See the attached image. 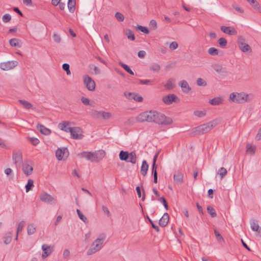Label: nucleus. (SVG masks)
<instances>
[{
	"mask_svg": "<svg viewBox=\"0 0 261 261\" xmlns=\"http://www.w3.org/2000/svg\"><path fill=\"white\" fill-rule=\"evenodd\" d=\"M255 139L258 141L261 140V127L258 130V133L255 136Z\"/></svg>",
	"mask_w": 261,
	"mask_h": 261,
	"instance_id": "63",
	"label": "nucleus"
},
{
	"mask_svg": "<svg viewBox=\"0 0 261 261\" xmlns=\"http://www.w3.org/2000/svg\"><path fill=\"white\" fill-rule=\"evenodd\" d=\"M137 161L136 154L135 151H132L129 154V158L127 162H130L133 164H136Z\"/></svg>",
	"mask_w": 261,
	"mask_h": 261,
	"instance_id": "29",
	"label": "nucleus"
},
{
	"mask_svg": "<svg viewBox=\"0 0 261 261\" xmlns=\"http://www.w3.org/2000/svg\"><path fill=\"white\" fill-rule=\"evenodd\" d=\"M175 80L173 79H169L164 85L165 88L167 90H171L175 87Z\"/></svg>",
	"mask_w": 261,
	"mask_h": 261,
	"instance_id": "19",
	"label": "nucleus"
},
{
	"mask_svg": "<svg viewBox=\"0 0 261 261\" xmlns=\"http://www.w3.org/2000/svg\"><path fill=\"white\" fill-rule=\"evenodd\" d=\"M178 85L181 87L184 93H188L191 90L189 84L185 80L180 81L178 83Z\"/></svg>",
	"mask_w": 261,
	"mask_h": 261,
	"instance_id": "17",
	"label": "nucleus"
},
{
	"mask_svg": "<svg viewBox=\"0 0 261 261\" xmlns=\"http://www.w3.org/2000/svg\"><path fill=\"white\" fill-rule=\"evenodd\" d=\"M82 103L85 105H88L90 102V100L88 98L84 97H82L81 98Z\"/></svg>",
	"mask_w": 261,
	"mask_h": 261,
	"instance_id": "58",
	"label": "nucleus"
},
{
	"mask_svg": "<svg viewBox=\"0 0 261 261\" xmlns=\"http://www.w3.org/2000/svg\"><path fill=\"white\" fill-rule=\"evenodd\" d=\"M147 218L149 221V222L151 224L152 227L157 231L159 232L160 231V228L159 226L155 225L152 221L149 218V217L147 216Z\"/></svg>",
	"mask_w": 261,
	"mask_h": 261,
	"instance_id": "51",
	"label": "nucleus"
},
{
	"mask_svg": "<svg viewBox=\"0 0 261 261\" xmlns=\"http://www.w3.org/2000/svg\"><path fill=\"white\" fill-rule=\"evenodd\" d=\"M151 81L149 80H140V83L143 85H148L150 83Z\"/></svg>",
	"mask_w": 261,
	"mask_h": 261,
	"instance_id": "61",
	"label": "nucleus"
},
{
	"mask_svg": "<svg viewBox=\"0 0 261 261\" xmlns=\"http://www.w3.org/2000/svg\"><path fill=\"white\" fill-rule=\"evenodd\" d=\"M33 168L28 164H24L22 167V171L24 174L29 176L32 173Z\"/></svg>",
	"mask_w": 261,
	"mask_h": 261,
	"instance_id": "21",
	"label": "nucleus"
},
{
	"mask_svg": "<svg viewBox=\"0 0 261 261\" xmlns=\"http://www.w3.org/2000/svg\"><path fill=\"white\" fill-rule=\"evenodd\" d=\"M216 125L217 123L216 121H210L195 127L194 128V133L197 135L206 133L213 129Z\"/></svg>",
	"mask_w": 261,
	"mask_h": 261,
	"instance_id": "5",
	"label": "nucleus"
},
{
	"mask_svg": "<svg viewBox=\"0 0 261 261\" xmlns=\"http://www.w3.org/2000/svg\"><path fill=\"white\" fill-rule=\"evenodd\" d=\"M30 142L31 143V144L34 146L37 145L40 142V141L38 139L34 137H30L29 138Z\"/></svg>",
	"mask_w": 261,
	"mask_h": 261,
	"instance_id": "48",
	"label": "nucleus"
},
{
	"mask_svg": "<svg viewBox=\"0 0 261 261\" xmlns=\"http://www.w3.org/2000/svg\"><path fill=\"white\" fill-rule=\"evenodd\" d=\"M70 122L68 121H63L58 124V127L62 130L69 133L71 128H72V127L70 126Z\"/></svg>",
	"mask_w": 261,
	"mask_h": 261,
	"instance_id": "16",
	"label": "nucleus"
},
{
	"mask_svg": "<svg viewBox=\"0 0 261 261\" xmlns=\"http://www.w3.org/2000/svg\"><path fill=\"white\" fill-rule=\"evenodd\" d=\"M220 29L223 33L229 35H236L237 34V31L233 27L222 26Z\"/></svg>",
	"mask_w": 261,
	"mask_h": 261,
	"instance_id": "14",
	"label": "nucleus"
},
{
	"mask_svg": "<svg viewBox=\"0 0 261 261\" xmlns=\"http://www.w3.org/2000/svg\"><path fill=\"white\" fill-rule=\"evenodd\" d=\"M67 7L69 11L73 13L75 10V0H68Z\"/></svg>",
	"mask_w": 261,
	"mask_h": 261,
	"instance_id": "25",
	"label": "nucleus"
},
{
	"mask_svg": "<svg viewBox=\"0 0 261 261\" xmlns=\"http://www.w3.org/2000/svg\"><path fill=\"white\" fill-rule=\"evenodd\" d=\"M37 129L40 132L44 135H49L51 133V130L45 127L43 125L38 124L37 125Z\"/></svg>",
	"mask_w": 261,
	"mask_h": 261,
	"instance_id": "20",
	"label": "nucleus"
},
{
	"mask_svg": "<svg viewBox=\"0 0 261 261\" xmlns=\"http://www.w3.org/2000/svg\"><path fill=\"white\" fill-rule=\"evenodd\" d=\"M125 35L128 40L131 41H134L135 40L134 33L131 30L127 29L126 30Z\"/></svg>",
	"mask_w": 261,
	"mask_h": 261,
	"instance_id": "30",
	"label": "nucleus"
},
{
	"mask_svg": "<svg viewBox=\"0 0 261 261\" xmlns=\"http://www.w3.org/2000/svg\"><path fill=\"white\" fill-rule=\"evenodd\" d=\"M53 38H54V40L57 42V43H60L61 42V37L60 36L57 34H54V35H53Z\"/></svg>",
	"mask_w": 261,
	"mask_h": 261,
	"instance_id": "56",
	"label": "nucleus"
},
{
	"mask_svg": "<svg viewBox=\"0 0 261 261\" xmlns=\"http://www.w3.org/2000/svg\"><path fill=\"white\" fill-rule=\"evenodd\" d=\"M93 115L97 118H102L105 120L109 119L112 117V114L110 113L105 111H95L93 112Z\"/></svg>",
	"mask_w": 261,
	"mask_h": 261,
	"instance_id": "12",
	"label": "nucleus"
},
{
	"mask_svg": "<svg viewBox=\"0 0 261 261\" xmlns=\"http://www.w3.org/2000/svg\"><path fill=\"white\" fill-rule=\"evenodd\" d=\"M136 29L137 31H140L146 34H148L149 33V31L147 28L145 27H143L142 25H138L136 27Z\"/></svg>",
	"mask_w": 261,
	"mask_h": 261,
	"instance_id": "39",
	"label": "nucleus"
},
{
	"mask_svg": "<svg viewBox=\"0 0 261 261\" xmlns=\"http://www.w3.org/2000/svg\"><path fill=\"white\" fill-rule=\"evenodd\" d=\"M214 70L219 73H223L224 72V69L222 66H214Z\"/></svg>",
	"mask_w": 261,
	"mask_h": 261,
	"instance_id": "55",
	"label": "nucleus"
},
{
	"mask_svg": "<svg viewBox=\"0 0 261 261\" xmlns=\"http://www.w3.org/2000/svg\"><path fill=\"white\" fill-rule=\"evenodd\" d=\"M41 248L43 251L42 257L43 258H45L54 251V246H49L44 244L42 245Z\"/></svg>",
	"mask_w": 261,
	"mask_h": 261,
	"instance_id": "11",
	"label": "nucleus"
},
{
	"mask_svg": "<svg viewBox=\"0 0 261 261\" xmlns=\"http://www.w3.org/2000/svg\"><path fill=\"white\" fill-rule=\"evenodd\" d=\"M83 81L85 86L89 91H93L95 90V83L91 77L87 75H84Z\"/></svg>",
	"mask_w": 261,
	"mask_h": 261,
	"instance_id": "7",
	"label": "nucleus"
},
{
	"mask_svg": "<svg viewBox=\"0 0 261 261\" xmlns=\"http://www.w3.org/2000/svg\"><path fill=\"white\" fill-rule=\"evenodd\" d=\"M36 231V226L33 224H30L27 227V233L28 235L34 234Z\"/></svg>",
	"mask_w": 261,
	"mask_h": 261,
	"instance_id": "28",
	"label": "nucleus"
},
{
	"mask_svg": "<svg viewBox=\"0 0 261 261\" xmlns=\"http://www.w3.org/2000/svg\"><path fill=\"white\" fill-rule=\"evenodd\" d=\"M227 173V170L224 167H221L218 170L217 174L220 176L221 179H222L226 175Z\"/></svg>",
	"mask_w": 261,
	"mask_h": 261,
	"instance_id": "36",
	"label": "nucleus"
},
{
	"mask_svg": "<svg viewBox=\"0 0 261 261\" xmlns=\"http://www.w3.org/2000/svg\"><path fill=\"white\" fill-rule=\"evenodd\" d=\"M66 148H64L62 149L61 148H58L56 152V156L57 159L59 161H61L63 159V155L65 153V150H66Z\"/></svg>",
	"mask_w": 261,
	"mask_h": 261,
	"instance_id": "26",
	"label": "nucleus"
},
{
	"mask_svg": "<svg viewBox=\"0 0 261 261\" xmlns=\"http://www.w3.org/2000/svg\"><path fill=\"white\" fill-rule=\"evenodd\" d=\"M102 210L106 214H107L108 216H110V212L108 208L106 206L103 205L102 206Z\"/></svg>",
	"mask_w": 261,
	"mask_h": 261,
	"instance_id": "64",
	"label": "nucleus"
},
{
	"mask_svg": "<svg viewBox=\"0 0 261 261\" xmlns=\"http://www.w3.org/2000/svg\"><path fill=\"white\" fill-rule=\"evenodd\" d=\"M184 175L180 172H177L173 176L175 181L177 182H182L183 181Z\"/></svg>",
	"mask_w": 261,
	"mask_h": 261,
	"instance_id": "27",
	"label": "nucleus"
},
{
	"mask_svg": "<svg viewBox=\"0 0 261 261\" xmlns=\"http://www.w3.org/2000/svg\"><path fill=\"white\" fill-rule=\"evenodd\" d=\"M194 115L198 117H202L205 116V113L201 111H196L194 112Z\"/></svg>",
	"mask_w": 261,
	"mask_h": 261,
	"instance_id": "52",
	"label": "nucleus"
},
{
	"mask_svg": "<svg viewBox=\"0 0 261 261\" xmlns=\"http://www.w3.org/2000/svg\"><path fill=\"white\" fill-rule=\"evenodd\" d=\"M214 233L218 241L219 242H223L224 241L222 236L217 230H214Z\"/></svg>",
	"mask_w": 261,
	"mask_h": 261,
	"instance_id": "42",
	"label": "nucleus"
},
{
	"mask_svg": "<svg viewBox=\"0 0 261 261\" xmlns=\"http://www.w3.org/2000/svg\"><path fill=\"white\" fill-rule=\"evenodd\" d=\"M129 153L128 152V151L123 150L120 151L119 154L120 160L121 161L127 162V160L129 158Z\"/></svg>",
	"mask_w": 261,
	"mask_h": 261,
	"instance_id": "24",
	"label": "nucleus"
},
{
	"mask_svg": "<svg viewBox=\"0 0 261 261\" xmlns=\"http://www.w3.org/2000/svg\"><path fill=\"white\" fill-rule=\"evenodd\" d=\"M18 102L26 109H30L33 108V105L29 102L24 100H19Z\"/></svg>",
	"mask_w": 261,
	"mask_h": 261,
	"instance_id": "33",
	"label": "nucleus"
},
{
	"mask_svg": "<svg viewBox=\"0 0 261 261\" xmlns=\"http://www.w3.org/2000/svg\"><path fill=\"white\" fill-rule=\"evenodd\" d=\"M238 44L240 49L243 52H247L250 49V46L244 42V39L242 36L238 38Z\"/></svg>",
	"mask_w": 261,
	"mask_h": 261,
	"instance_id": "13",
	"label": "nucleus"
},
{
	"mask_svg": "<svg viewBox=\"0 0 261 261\" xmlns=\"http://www.w3.org/2000/svg\"><path fill=\"white\" fill-rule=\"evenodd\" d=\"M24 225H25V222L24 221H21L18 224L17 227V230H16V233H17V234H18V233L19 232L22 231Z\"/></svg>",
	"mask_w": 261,
	"mask_h": 261,
	"instance_id": "43",
	"label": "nucleus"
},
{
	"mask_svg": "<svg viewBox=\"0 0 261 261\" xmlns=\"http://www.w3.org/2000/svg\"><path fill=\"white\" fill-rule=\"evenodd\" d=\"M255 151V146L248 144L246 145V152L250 154H254Z\"/></svg>",
	"mask_w": 261,
	"mask_h": 261,
	"instance_id": "34",
	"label": "nucleus"
},
{
	"mask_svg": "<svg viewBox=\"0 0 261 261\" xmlns=\"http://www.w3.org/2000/svg\"><path fill=\"white\" fill-rule=\"evenodd\" d=\"M10 45L13 47H20L19 45V40L17 38H12L9 40Z\"/></svg>",
	"mask_w": 261,
	"mask_h": 261,
	"instance_id": "38",
	"label": "nucleus"
},
{
	"mask_svg": "<svg viewBox=\"0 0 261 261\" xmlns=\"http://www.w3.org/2000/svg\"><path fill=\"white\" fill-rule=\"evenodd\" d=\"M39 198L40 200L44 203L55 204L57 202L56 198L46 192H42L40 193Z\"/></svg>",
	"mask_w": 261,
	"mask_h": 261,
	"instance_id": "6",
	"label": "nucleus"
},
{
	"mask_svg": "<svg viewBox=\"0 0 261 261\" xmlns=\"http://www.w3.org/2000/svg\"><path fill=\"white\" fill-rule=\"evenodd\" d=\"M76 212L80 219L84 222L86 223L87 221V218L82 213L79 209L76 210Z\"/></svg>",
	"mask_w": 261,
	"mask_h": 261,
	"instance_id": "45",
	"label": "nucleus"
},
{
	"mask_svg": "<svg viewBox=\"0 0 261 261\" xmlns=\"http://www.w3.org/2000/svg\"><path fill=\"white\" fill-rule=\"evenodd\" d=\"M148 169V165L145 160H143L141 167L140 173L143 176H146L147 173Z\"/></svg>",
	"mask_w": 261,
	"mask_h": 261,
	"instance_id": "22",
	"label": "nucleus"
},
{
	"mask_svg": "<svg viewBox=\"0 0 261 261\" xmlns=\"http://www.w3.org/2000/svg\"><path fill=\"white\" fill-rule=\"evenodd\" d=\"M169 216L167 213H165L159 220V225L162 227L166 226L169 221Z\"/></svg>",
	"mask_w": 261,
	"mask_h": 261,
	"instance_id": "18",
	"label": "nucleus"
},
{
	"mask_svg": "<svg viewBox=\"0 0 261 261\" xmlns=\"http://www.w3.org/2000/svg\"><path fill=\"white\" fill-rule=\"evenodd\" d=\"M124 96L129 100L134 99L135 93L132 92H124Z\"/></svg>",
	"mask_w": 261,
	"mask_h": 261,
	"instance_id": "50",
	"label": "nucleus"
},
{
	"mask_svg": "<svg viewBox=\"0 0 261 261\" xmlns=\"http://www.w3.org/2000/svg\"><path fill=\"white\" fill-rule=\"evenodd\" d=\"M115 16L116 18L117 19V20L118 21H119V22H122L124 19V17L122 13L118 12H117L115 13Z\"/></svg>",
	"mask_w": 261,
	"mask_h": 261,
	"instance_id": "46",
	"label": "nucleus"
},
{
	"mask_svg": "<svg viewBox=\"0 0 261 261\" xmlns=\"http://www.w3.org/2000/svg\"><path fill=\"white\" fill-rule=\"evenodd\" d=\"M149 26L152 29H154V30L157 27V23H156V21L154 19L151 20L149 22Z\"/></svg>",
	"mask_w": 261,
	"mask_h": 261,
	"instance_id": "53",
	"label": "nucleus"
},
{
	"mask_svg": "<svg viewBox=\"0 0 261 261\" xmlns=\"http://www.w3.org/2000/svg\"><path fill=\"white\" fill-rule=\"evenodd\" d=\"M197 84L199 86H205L206 85V83L202 79L198 78L197 80Z\"/></svg>",
	"mask_w": 261,
	"mask_h": 261,
	"instance_id": "49",
	"label": "nucleus"
},
{
	"mask_svg": "<svg viewBox=\"0 0 261 261\" xmlns=\"http://www.w3.org/2000/svg\"><path fill=\"white\" fill-rule=\"evenodd\" d=\"M253 97L252 94H248L244 92H233L229 95V100L231 102L243 103L250 101Z\"/></svg>",
	"mask_w": 261,
	"mask_h": 261,
	"instance_id": "2",
	"label": "nucleus"
},
{
	"mask_svg": "<svg viewBox=\"0 0 261 261\" xmlns=\"http://www.w3.org/2000/svg\"><path fill=\"white\" fill-rule=\"evenodd\" d=\"M138 122H154L159 124H169L172 122V119L165 115L155 111H146L140 113L136 117Z\"/></svg>",
	"mask_w": 261,
	"mask_h": 261,
	"instance_id": "1",
	"label": "nucleus"
},
{
	"mask_svg": "<svg viewBox=\"0 0 261 261\" xmlns=\"http://www.w3.org/2000/svg\"><path fill=\"white\" fill-rule=\"evenodd\" d=\"M12 159L16 166L20 165L22 162V153L20 150L13 152Z\"/></svg>",
	"mask_w": 261,
	"mask_h": 261,
	"instance_id": "10",
	"label": "nucleus"
},
{
	"mask_svg": "<svg viewBox=\"0 0 261 261\" xmlns=\"http://www.w3.org/2000/svg\"><path fill=\"white\" fill-rule=\"evenodd\" d=\"M69 133H70L71 138L74 139H82L83 137L82 135L83 132L79 127H73L71 128Z\"/></svg>",
	"mask_w": 261,
	"mask_h": 261,
	"instance_id": "9",
	"label": "nucleus"
},
{
	"mask_svg": "<svg viewBox=\"0 0 261 261\" xmlns=\"http://www.w3.org/2000/svg\"><path fill=\"white\" fill-rule=\"evenodd\" d=\"M250 226L252 230L256 231L259 237L261 236V228L259 227L258 222L256 220L252 219L250 222Z\"/></svg>",
	"mask_w": 261,
	"mask_h": 261,
	"instance_id": "15",
	"label": "nucleus"
},
{
	"mask_svg": "<svg viewBox=\"0 0 261 261\" xmlns=\"http://www.w3.org/2000/svg\"><path fill=\"white\" fill-rule=\"evenodd\" d=\"M207 211L212 217L214 218L217 216V214L216 213L215 210L212 206H208L207 207Z\"/></svg>",
	"mask_w": 261,
	"mask_h": 261,
	"instance_id": "40",
	"label": "nucleus"
},
{
	"mask_svg": "<svg viewBox=\"0 0 261 261\" xmlns=\"http://www.w3.org/2000/svg\"><path fill=\"white\" fill-rule=\"evenodd\" d=\"M11 19V16L9 14H5L2 17V20L5 23L9 22Z\"/></svg>",
	"mask_w": 261,
	"mask_h": 261,
	"instance_id": "47",
	"label": "nucleus"
},
{
	"mask_svg": "<svg viewBox=\"0 0 261 261\" xmlns=\"http://www.w3.org/2000/svg\"><path fill=\"white\" fill-rule=\"evenodd\" d=\"M123 68L125 69V71H126L127 72L130 73L132 75H134V72L131 70L130 68V66H122Z\"/></svg>",
	"mask_w": 261,
	"mask_h": 261,
	"instance_id": "59",
	"label": "nucleus"
},
{
	"mask_svg": "<svg viewBox=\"0 0 261 261\" xmlns=\"http://www.w3.org/2000/svg\"><path fill=\"white\" fill-rule=\"evenodd\" d=\"M105 155V152L102 150L98 151L97 152H82L78 154V156L81 158H85L87 160L90 161L92 162H98L101 160Z\"/></svg>",
	"mask_w": 261,
	"mask_h": 261,
	"instance_id": "4",
	"label": "nucleus"
},
{
	"mask_svg": "<svg viewBox=\"0 0 261 261\" xmlns=\"http://www.w3.org/2000/svg\"><path fill=\"white\" fill-rule=\"evenodd\" d=\"M134 100L138 102H141L143 100V98L140 95L135 94Z\"/></svg>",
	"mask_w": 261,
	"mask_h": 261,
	"instance_id": "57",
	"label": "nucleus"
},
{
	"mask_svg": "<svg viewBox=\"0 0 261 261\" xmlns=\"http://www.w3.org/2000/svg\"><path fill=\"white\" fill-rule=\"evenodd\" d=\"M89 71L91 74H99L101 71L98 66H90Z\"/></svg>",
	"mask_w": 261,
	"mask_h": 261,
	"instance_id": "32",
	"label": "nucleus"
},
{
	"mask_svg": "<svg viewBox=\"0 0 261 261\" xmlns=\"http://www.w3.org/2000/svg\"><path fill=\"white\" fill-rule=\"evenodd\" d=\"M106 238V234H100L99 237L92 243L87 252V254L90 255L99 251L102 248Z\"/></svg>",
	"mask_w": 261,
	"mask_h": 261,
	"instance_id": "3",
	"label": "nucleus"
},
{
	"mask_svg": "<svg viewBox=\"0 0 261 261\" xmlns=\"http://www.w3.org/2000/svg\"><path fill=\"white\" fill-rule=\"evenodd\" d=\"M163 102L166 105H171L173 102H178L179 98L174 94H169L162 98Z\"/></svg>",
	"mask_w": 261,
	"mask_h": 261,
	"instance_id": "8",
	"label": "nucleus"
},
{
	"mask_svg": "<svg viewBox=\"0 0 261 261\" xmlns=\"http://www.w3.org/2000/svg\"><path fill=\"white\" fill-rule=\"evenodd\" d=\"M232 7L237 11L241 13H244V10L241 8L237 6L236 5H232Z\"/></svg>",
	"mask_w": 261,
	"mask_h": 261,
	"instance_id": "60",
	"label": "nucleus"
},
{
	"mask_svg": "<svg viewBox=\"0 0 261 261\" xmlns=\"http://www.w3.org/2000/svg\"><path fill=\"white\" fill-rule=\"evenodd\" d=\"M250 5L255 10H258L259 9V6L258 3L256 0H246Z\"/></svg>",
	"mask_w": 261,
	"mask_h": 261,
	"instance_id": "35",
	"label": "nucleus"
},
{
	"mask_svg": "<svg viewBox=\"0 0 261 261\" xmlns=\"http://www.w3.org/2000/svg\"><path fill=\"white\" fill-rule=\"evenodd\" d=\"M224 101L222 97H216L210 100V103L213 106H218L223 103Z\"/></svg>",
	"mask_w": 261,
	"mask_h": 261,
	"instance_id": "23",
	"label": "nucleus"
},
{
	"mask_svg": "<svg viewBox=\"0 0 261 261\" xmlns=\"http://www.w3.org/2000/svg\"><path fill=\"white\" fill-rule=\"evenodd\" d=\"M208 53L211 56H216L219 54V50L215 47H210L208 49Z\"/></svg>",
	"mask_w": 261,
	"mask_h": 261,
	"instance_id": "41",
	"label": "nucleus"
},
{
	"mask_svg": "<svg viewBox=\"0 0 261 261\" xmlns=\"http://www.w3.org/2000/svg\"><path fill=\"white\" fill-rule=\"evenodd\" d=\"M218 43L221 47H224L227 45V41L224 38H220L218 40Z\"/></svg>",
	"mask_w": 261,
	"mask_h": 261,
	"instance_id": "44",
	"label": "nucleus"
},
{
	"mask_svg": "<svg viewBox=\"0 0 261 261\" xmlns=\"http://www.w3.org/2000/svg\"><path fill=\"white\" fill-rule=\"evenodd\" d=\"M146 52L144 50H140L138 53V56L139 58H143L145 57Z\"/></svg>",
	"mask_w": 261,
	"mask_h": 261,
	"instance_id": "62",
	"label": "nucleus"
},
{
	"mask_svg": "<svg viewBox=\"0 0 261 261\" xmlns=\"http://www.w3.org/2000/svg\"><path fill=\"white\" fill-rule=\"evenodd\" d=\"M34 187V181L31 179H29L28 181L27 184L25 185V191L26 192H28L32 190Z\"/></svg>",
	"mask_w": 261,
	"mask_h": 261,
	"instance_id": "37",
	"label": "nucleus"
},
{
	"mask_svg": "<svg viewBox=\"0 0 261 261\" xmlns=\"http://www.w3.org/2000/svg\"><path fill=\"white\" fill-rule=\"evenodd\" d=\"M12 233L10 232H7L4 237V242L6 244H9L12 240Z\"/></svg>",
	"mask_w": 261,
	"mask_h": 261,
	"instance_id": "31",
	"label": "nucleus"
},
{
	"mask_svg": "<svg viewBox=\"0 0 261 261\" xmlns=\"http://www.w3.org/2000/svg\"><path fill=\"white\" fill-rule=\"evenodd\" d=\"M177 47H178V43L175 41H173V42H171L169 45V48L171 50H174V49H176L177 48Z\"/></svg>",
	"mask_w": 261,
	"mask_h": 261,
	"instance_id": "54",
	"label": "nucleus"
}]
</instances>
